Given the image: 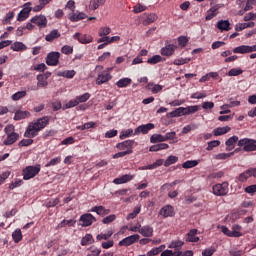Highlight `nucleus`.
Instances as JSON below:
<instances>
[{
	"mask_svg": "<svg viewBox=\"0 0 256 256\" xmlns=\"http://www.w3.org/2000/svg\"><path fill=\"white\" fill-rule=\"evenodd\" d=\"M37 88H32V91H37V89H44V87H47L49 85V82H47V77L43 74H38L37 77Z\"/></svg>",
	"mask_w": 256,
	"mask_h": 256,
	"instance_id": "nucleus-16",
	"label": "nucleus"
},
{
	"mask_svg": "<svg viewBox=\"0 0 256 256\" xmlns=\"http://www.w3.org/2000/svg\"><path fill=\"white\" fill-rule=\"evenodd\" d=\"M165 59L161 55H154L147 60L149 65H157V63H163Z\"/></svg>",
	"mask_w": 256,
	"mask_h": 256,
	"instance_id": "nucleus-35",
	"label": "nucleus"
},
{
	"mask_svg": "<svg viewBox=\"0 0 256 256\" xmlns=\"http://www.w3.org/2000/svg\"><path fill=\"white\" fill-rule=\"evenodd\" d=\"M131 135H135L133 133V129H127L120 134V139H127V137H131Z\"/></svg>",
	"mask_w": 256,
	"mask_h": 256,
	"instance_id": "nucleus-63",
	"label": "nucleus"
},
{
	"mask_svg": "<svg viewBox=\"0 0 256 256\" xmlns=\"http://www.w3.org/2000/svg\"><path fill=\"white\" fill-rule=\"evenodd\" d=\"M215 248L210 247L202 251V256H212L215 253Z\"/></svg>",
	"mask_w": 256,
	"mask_h": 256,
	"instance_id": "nucleus-64",
	"label": "nucleus"
},
{
	"mask_svg": "<svg viewBox=\"0 0 256 256\" xmlns=\"http://www.w3.org/2000/svg\"><path fill=\"white\" fill-rule=\"evenodd\" d=\"M12 239L16 243H19L23 239V233H21V229H16L12 233Z\"/></svg>",
	"mask_w": 256,
	"mask_h": 256,
	"instance_id": "nucleus-45",
	"label": "nucleus"
},
{
	"mask_svg": "<svg viewBox=\"0 0 256 256\" xmlns=\"http://www.w3.org/2000/svg\"><path fill=\"white\" fill-rule=\"evenodd\" d=\"M89 99H91V94L89 92H86V93L76 97V101H78V104L79 103H87V101H89Z\"/></svg>",
	"mask_w": 256,
	"mask_h": 256,
	"instance_id": "nucleus-47",
	"label": "nucleus"
},
{
	"mask_svg": "<svg viewBox=\"0 0 256 256\" xmlns=\"http://www.w3.org/2000/svg\"><path fill=\"white\" fill-rule=\"evenodd\" d=\"M168 147H169V144H167V143L155 144L149 148V151L152 153H155L157 151H163V150L167 149Z\"/></svg>",
	"mask_w": 256,
	"mask_h": 256,
	"instance_id": "nucleus-31",
	"label": "nucleus"
},
{
	"mask_svg": "<svg viewBox=\"0 0 256 256\" xmlns=\"http://www.w3.org/2000/svg\"><path fill=\"white\" fill-rule=\"evenodd\" d=\"M235 155V152H230V153H219L214 156V159L217 161H225V159H229V157H233Z\"/></svg>",
	"mask_w": 256,
	"mask_h": 256,
	"instance_id": "nucleus-42",
	"label": "nucleus"
},
{
	"mask_svg": "<svg viewBox=\"0 0 256 256\" xmlns=\"http://www.w3.org/2000/svg\"><path fill=\"white\" fill-rule=\"evenodd\" d=\"M12 51H27V45H25L23 42H14L11 45Z\"/></svg>",
	"mask_w": 256,
	"mask_h": 256,
	"instance_id": "nucleus-33",
	"label": "nucleus"
},
{
	"mask_svg": "<svg viewBox=\"0 0 256 256\" xmlns=\"http://www.w3.org/2000/svg\"><path fill=\"white\" fill-rule=\"evenodd\" d=\"M75 74V70H64L57 72L58 77H64L65 79H73L75 77Z\"/></svg>",
	"mask_w": 256,
	"mask_h": 256,
	"instance_id": "nucleus-27",
	"label": "nucleus"
},
{
	"mask_svg": "<svg viewBox=\"0 0 256 256\" xmlns=\"http://www.w3.org/2000/svg\"><path fill=\"white\" fill-rule=\"evenodd\" d=\"M139 239H140V236L138 234L128 236L119 242V246L120 247H129L130 245L137 243V241H139Z\"/></svg>",
	"mask_w": 256,
	"mask_h": 256,
	"instance_id": "nucleus-11",
	"label": "nucleus"
},
{
	"mask_svg": "<svg viewBox=\"0 0 256 256\" xmlns=\"http://www.w3.org/2000/svg\"><path fill=\"white\" fill-rule=\"evenodd\" d=\"M131 83H132L131 78H121L116 82V85L119 87V89H123L125 87H129Z\"/></svg>",
	"mask_w": 256,
	"mask_h": 256,
	"instance_id": "nucleus-34",
	"label": "nucleus"
},
{
	"mask_svg": "<svg viewBox=\"0 0 256 256\" xmlns=\"http://www.w3.org/2000/svg\"><path fill=\"white\" fill-rule=\"evenodd\" d=\"M61 57V53L59 52H50L46 57V64L49 67H55L59 65V58Z\"/></svg>",
	"mask_w": 256,
	"mask_h": 256,
	"instance_id": "nucleus-8",
	"label": "nucleus"
},
{
	"mask_svg": "<svg viewBox=\"0 0 256 256\" xmlns=\"http://www.w3.org/2000/svg\"><path fill=\"white\" fill-rule=\"evenodd\" d=\"M73 39H76V41H79V43H82V45H87L88 43L93 42V37L88 34H81L79 32H76L73 35Z\"/></svg>",
	"mask_w": 256,
	"mask_h": 256,
	"instance_id": "nucleus-12",
	"label": "nucleus"
},
{
	"mask_svg": "<svg viewBox=\"0 0 256 256\" xmlns=\"http://www.w3.org/2000/svg\"><path fill=\"white\" fill-rule=\"evenodd\" d=\"M199 165V160H187L182 164L183 169H193Z\"/></svg>",
	"mask_w": 256,
	"mask_h": 256,
	"instance_id": "nucleus-41",
	"label": "nucleus"
},
{
	"mask_svg": "<svg viewBox=\"0 0 256 256\" xmlns=\"http://www.w3.org/2000/svg\"><path fill=\"white\" fill-rule=\"evenodd\" d=\"M105 1L107 0H91L90 7L95 11L96 9H99V5H105Z\"/></svg>",
	"mask_w": 256,
	"mask_h": 256,
	"instance_id": "nucleus-50",
	"label": "nucleus"
},
{
	"mask_svg": "<svg viewBox=\"0 0 256 256\" xmlns=\"http://www.w3.org/2000/svg\"><path fill=\"white\" fill-rule=\"evenodd\" d=\"M198 127L199 126L197 124L186 125L182 129V133L183 135H187V133H190V131H195V129H197Z\"/></svg>",
	"mask_w": 256,
	"mask_h": 256,
	"instance_id": "nucleus-51",
	"label": "nucleus"
},
{
	"mask_svg": "<svg viewBox=\"0 0 256 256\" xmlns=\"http://www.w3.org/2000/svg\"><path fill=\"white\" fill-rule=\"evenodd\" d=\"M138 213H141V206L136 207L132 213L128 214V216L126 217L127 221H129L130 219H135Z\"/></svg>",
	"mask_w": 256,
	"mask_h": 256,
	"instance_id": "nucleus-59",
	"label": "nucleus"
},
{
	"mask_svg": "<svg viewBox=\"0 0 256 256\" xmlns=\"http://www.w3.org/2000/svg\"><path fill=\"white\" fill-rule=\"evenodd\" d=\"M113 235L112 230H108L106 233H100L96 236L97 241H108Z\"/></svg>",
	"mask_w": 256,
	"mask_h": 256,
	"instance_id": "nucleus-37",
	"label": "nucleus"
},
{
	"mask_svg": "<svg viewBox=\"0 0 256 256\" xmlns=\"http://www.w3.org/2000/svg\"><path fill=\"white\" fill-rule=\"evenodd\" d=\"M165 142V136L164 135H161V134H153L151 137H150V143H163Z\"/></svg>",
	"mask_w": 256,
	"mask_h": 256,
	"instance_id": "nucleus-40",
	"label": "nucleus"
},
{
	"mask_svg": "<svg viewBox=\"0 0 256 256\" xmlns=\"http://www.w3.org/2000/svg\"><path fill=\"white\" fill-rule=\"evenodd\" d=\"M159 215L164 217V219H167V217H175V208L171 205H165L160 209Z\"/></svg>",
	"mask_w": 256,
	"mask_h": 256,
	"instance_id": "nucleus-13",
	"label": "nucleus"
},
{
	"mask_svg": "<svg viewBox=\"0 0 256 256\" xmlns=\"http://www.w3.org/2000/svg\"><path fill=\"white\" fill-rule=\"evenodd\" d=\"M79 221H80L82 227H90V225H93V223H95V221H97V219H95L92 214L87 213V214H83L80 217Z\"/></svg>",
	"mask_w": 256,
	"mask_h": 256,
	"instance_id": "nucleus-14",
	"label": "nucleus"
},
{
	"mask_svg": "<svg viewBox=\"0 0 256 256\" xmlns=\"http://www.w3.org/2000/svg\"><path fill=\"white\" fill-rule=\"evenodd\" d=\"M177 49V46L173 44L166 43L165 47H162L160 50L161 55L164 57H171L175 53V50Z\"/></svg>",
	"mask_w": 256,
	"mask_h": 256,
	"instance_id": "nucleus-15",
	"label": "nucleus"
},
{
	"mask_svg": "<svg viewBox=\"0 0 256 256\" xmlns=\"http://www.w3.org/2000/svg\"><path fill=\"white\" fill-rule=\"evenodd\" d=\"M30 21L33 25L39 27V29H45L47 27V17L45 15H36Z\"/></svg>",
	"mask_w": 256,
	"mask_h": 256,
	"instance_id": "nucleus-9",
	"label": "nucleus"
},
{
	"mask_svg": "<svg viewBox=\"0 0 256 256\" xmlns=\"http://www.w3.org/2000/svg\"><path fill=\"white\" fill-rule=\"evenodd\" d=\"M185 239L188 243H197V241H199V237H197V229L190 230Z\"/></svg>",
	"mask_w": 256,
	"mask_h": 256,
	"instance_id": "nucleus-19",
	"label": "nucleus"
},
{
	"mask_svg": "<svg viewBox=\"0 0 256 256\" xmlns=\"http://www.w3.org/2000/svg\"><path fill=\"white\" fill-rule=\"evenodd\" d=\"M19 139V133L14 132L12 134H7L6 139L4 140L5 145H13Z\"/></svg>",
	"mask_w": 256,
	"mask_h": 256,
	"instance_id": "nucleus-24",
	"label": "nucleus"
},
{
	"mask_svg": "<svg viewBox=\"0 0 256 256\" xmlns=\"http://www.w3.org/2000/svg\"><path fill=\"white\" fill-rule=\"evenodd\" d=\"M139 234L143 237H153V227L151 226H143L139 230Z\"/></svg>",
	"mask_w": 256,
	"mask_h": 256,
	"instance_id": "nucleus-28",
	"label": "nucleus"
},
{
	"mask_svg": "<svg viewBox=\"0 0 256 256\" xmlns=\"http://www.w3.org/2000/svg\"><path fill=\"white\" fill-rule=\"evenodd\" d=\"M49 125V116H44L38 118L36 121L29 123L26 131L24 132V137L27 139H33L39 135V131L45 129Z\"/></svg>",
	"mask_w": 256,
	"mask_h": 256,
	"instance_id": "nucleus-1",
	"label": "nucleus"
},
{
	"mask_svg": "<svg viewBox=\"0 0 256 256\" xmlns=\"http://www.w3.org/2000/svg\"><path fill=\"white\" fill-rule=\"evenodd\" d=\"M31 12H29L28 9H22L19 14H18V18L17 21H25V19H27L29 17V14Z\"/></svg>",
	"mask_w": 256,
	"mask_h": 256,
	"instance_id": "nucleus-49",
	"label": "nucleus"
},
{
	"mask_svg": "<svg viewBox=\"0 0 256 256\" xmlns=\"http://www.w3.org/2000/svg\"><path fill=\"white\" fill-rule=\"evenodd\" d=\"M61 163V156L51 159L45 167H55V165H59Z\"/></svg>",
	"mask_w": 256,
	"mask_h": 256,
	"instance_id": "nucleus-57",
	"label": "nucleus"
},
{
	"mask_svg": "<svg viewBox=\"0 0 256 256\" xmlns=\"http://www.w3.org/2000/svg\"><path fill=\"white\" fill-rule=\"evenodd\" d=\"M111 33V28L110 27H101L99 29L98 35L99 37H107Z\"/></svg>",
	"mask_w": 256,
	"mask_h": 256,
	"instance_id": "nucleus-55",
	"label": "nucleus"
},
{
	"mask_svg": "<svg viewBox=\"0 0 256 256\" xmlns=\"http://www.w3.org/2000/svg\"><path fill=\"white\" fill-rule=\"evenodd\" d=\"M165 248H166L165 244H162L159 247L152 248L147 252V256L159 255V253H163V251H165Z\"/></svg>",
	"mask_w": 256,
	"mask_h": 256,
	"instance_id": "nucleus-32",
	"label": "nucleus"
},
{
	"mask_svg": "<svg viewBox=\"0 0 256 256\" xmlns=\"http://www.w3.org/2000/svg\"><path fill=\"white\" fill-rule=\"evenodd\" d=\"M233 53H239L240 55H245L249 53V45H241L233 49Z\"/></svg>",
	"mask_w": 256,
	"mask_h": 256,
	"instance_id": "nucleus-39",
	"label": "nucleus"
},
{
	"mask_svg": "<svg viewBox=\"0 0 256 256\" xmlns=\"http://www.w3.org/2000/svg\"><path fill=\"white\" fill-rule=\"evenodd\" d=\"M27 117H31V112L17 110L14 115V121H21V119H27Z\"/></svg>",
	"mask_w": 256,
	"mask_h": 256,
	"instance_id": "nucleus-22",
	"label": "nucleus"
},
{
	"mask_svg": "<svg viewBox=\"0 0 256 256\" xmlns=\"http://www.w3.org/2000/svg\"><path fill=\"white\" fill-rule=\"evenodd\" d=\"M90 211L91 213H97V215H100L101 217H105V215L111 213V210L105 209L103 206H94Z\"/></svg>",
	"mask_w": 256,
	"mask_h": 256,
	"instance_id": "nucleus-18",
	"label": "nucleus"
},
{
	"mask_svg": "<svg viewBox=\"0 0 256 256\" xmlns=\"http://www.w3.org/2000/svg\"><path fill=\"white\" fill-rule=\"evenodd\" d=\"M191 61V58H177L174 60V65H185Z\"/></svg>",
	"mask_w": 256,
	"mask_h": 256,
	"instance_id": "nucleus-60",
	"label": "nucleus"
},
{
	"mask_svg": "<svg viewBox=\"0 0 256 256\" xmlns=\"http://www.w3.org/2000/svg\"><path fill=\"white\" fill-rule=\"evenodd\" d=\"M75 223H77V221L70 219V220H62L61 223L59 224V227L63 228L66 225H68L69 227H73V225H75Z\"/></svg>",
	"mask_w": 256,
	"mask_h": 256,
	"instance_id": "nucleus-61",
	"label": "nucleus"
},
{
	"mask_svg": "<svg viewBox=\"0 0 256 256\" xmlns=\"http://www.w3.org/2000/svg\"><path fill=\"white\" fill-rule=\"evenodd\" d=\"M59 37H61V33H59V30L54 29L45 36V41L51 43L52 41H55V39H59Z\"/></svg>",
	"mask_w": 256,
	"mask_h": 256,
	"instance_id": "nucleus-21",
	"label": "nucleus"
},
{
	"mask_svg": "<svg viewBox=\"0 0 256 256\" xmlns=\"http://www.w3.org/2000/svg\"><path fill=\"white\" fill-rule=\"evenodd\" d=\"M231 131V127L226 126V127H219L213 130V135L215 137H219L221 135H225L226 133H229Z\"/></svg>",
	"mask_w": 256,
	"mask_h": 256,
	"instance_id": "nucleus-30",
	"label": "nucleus"
},
{
	"mask_svg": "<svg viewBox=\"0 0 256 256\" xmlns=\"http://www.w3.org/2000/svg\"><path fill=\"white\" fill-rule=\"evenodd\" d=\"M213 193L218 197H222L223 195H227L229 193V182H223L221 184H216L213 186Z\"/></svg>",
	"mask_w": 256,
	"mask_h": 256,
	"instance_id": "nucleus-5",
	"label": "nucleus"
},
{
	"mask_svg": "<svg viewBox=\"0 0 256 256\" xmlns=\"http://www.w3.org/2000/svg\"><path fill=\"white\" fill-rule=\"evenodd\" d=\"M179 161V158L177 156L171 155L169 156L165 162H164V167H169L170 165H175Z\"/></svg>",
	"mask_w": 256,
	"mask_h": 256,
	"instance_id": "nucleus-46",
	"label": "nucleus"
},
{
	"mask_svg": "<svg viewBox=\"0 0 256 256\" xmlns=\"http://www.w3.org/2000/svg\"><path fill=\"white\" fill-rule=\"evenodd\" d=\"M152 129H155V124H142L134 130V135H140V133H142V135H147V133H149Z\"/></svg>",
	"mask_w": 256,
	"mask_h": 256,
	"instance_id": "nucleus-10",
	"label": "nucleus"
},
{
	"mask_svg": "<svg viewBox=\"0 0 256 256\" xmlns=\"http://www.w3.org/2000/svg\"><path fill=\"white\" fill-rule=\"evenodd\" d=\"M221 231L224 235H227V237H241L243 234L241 232H233L227 228V226H222Z\"/></svg>",
	"mask_w": 256,
	"mask_h": 256,
	"instance_id": "nucleus-29",
	"label": "nucleus"
},
{
	"mask_svg": "<svg viewBox=\"0 0 256 256\" xmlns=\"http://www.w3.org/2000/svg\"><path fill=\"white\" fill-rule=\"evenodd\" d=\"M219 145H221V141H219V140L210 141V142H208L206 151H213V149H215V147H219Z\"/></svg>",
	"mask_w": 256,
	"mask_h": 256,
	"instance_id": "nucleus-53",
	"label": "nucleus"
},
{
	"mask_svg": "<svg viewBox=\"0 0 256 256\" xmlns=\"http://www.w3.org/2000/svg\"><path fill=\"white\" fill-rule=\"evenodd\" d=\"M41 171V165L36 164L35 166H28L23 170V180L29 181L33 179Z\"/></svg>",
	"mask_w": 256,
	"mask_h": 256,
	"instance_id": "nucleus-3",
	"label": "nucleus"
},
{
	"mask_svg": "<svg viewBox=\"0 0 256 256\" xmlns=\"http://www.w3.org/2000/svg\"><path fill=\"white\" fill-rule=\"evenodd\" d=\"M243 73V70L241 68H232L228 72L229 77H238V75H241Z\"/></svg>",
	"mask_w": 256,
	"mask_h": 256,
	"instance_id": "nucleus-54",
	"label": "nucleus"
},
{
	"mask_svg": "<svg viewBox=\"0 0 256 256\" xmlns=\"http://www.w3.org/2000/svg\"><path fill=\"white\" fill-rule=\"evenodd\" d=\"M132 179L133 175L125 174L120 178H115L113 183H115V185H123V183H128V181H131Z\"/></svg>",
	"mask_w": 256,
	"mask_h": 256,
	"instance_id": "nucleus-26",
	"label": "nucleus"
},
{
	"mask_svg": "<svg viewBox=\"0 0 256 256\" xmlns=\"http://www.w3.org/2000/svg\"><path fill=\"white\" fill-rule=\"evenodd\" d=\"M183 116V112L181 110V107L176 108L175 110H173L172 112H169L167 114V117L170 119H173L174 117H181Z\"/></svg>",
	"mask_w": 256,
	"mask_h": 256,
	"instance_id": "nucleus-48",
	"label": "nucleus"
},
{
	"mask_svg": "<svg viewBox=\"0 0 256 256\" xmlns=\"http://www.w3.org/2000/svg\"><path fill=\"white\" fill-rule=\"evenodd\" d=\"M182 115H193V113H197L199 111V106H187V107H181Z\"/></svg>",
	"mask_w": 256,
	"mask_h": 256,
	"instance_id": "nucleus-25",
	"label": "nucleus"
},
{
	"mask_svg": "<svg viewBox=\"0 0 256 256\" xmlns=\"http://www.w3.org/2000/svg\"><path fill=\"white\" fill-rule=\"evenodd\" d=\"M239 141V137L237 136H232L230 137L226 142V151H233L235 149V143Z\"/></svg>",
	"mask_w": 256,
	"mask_h": 256,
	"instance_id": "nucleus-20",
	"label": "nucleus"
},
{
	"mask_svg": "<svg viewBox=\"0 0 256 256\" xmlns=\"http://www.w3.org/2000/svg\"><path fill=\"white\" fill-rule=\"evenodd\" d=\"M61 53H63L64 55H71V53H73V46L64 45L61 48Z\"/></svg>",
	"mask_w": 256,
	"mask_h": 256,
	"instance_id": "nucleus-62",
	"label": "nucleus"
},
{
	"mask_svg": "<svg viewBox=\"0 0 256 256\" xmlns=\"http://www.w3.org/2000/svg\"><path fill=\"white\" fill-rule=\"evenodd\" d=\"M217 29H219L221 32L230 31L231 23L229 22V20H220L217 23Z\"/></svg>",
	"mask_w": 256,
	"mask_h": 256,
	"instance_id": "nucleus-23",
	"label": "nucleus"
},
{
	"mask_svg": "<svg viewBox=\"0 0 256 256\" xmlns=\"http://www.w3.org/2000/svg\"><path fill=\"white\" fill-rule=\"evenodd\" d=\"M249 177H253L252 173H251V168L242 172L238 177V181H240L241 183H245V181H247V179H249Z\"/></svg>",
	"mask_w": 256,
	"mask_h": 256,
	"instance_id": "nucleus-38",
	"label": "nucleus"
},
{
	"mask_svg": "<svg viewBox=\"0 0 256 256\" xmlns=\"http://www.w3.org/2000/svg\"><path fill=\"white\" fill-rule=\"evenodd\" d=\"M92 243H95V239H93V235H91V234H86V235L81 239V245H82V247H85L86 245H92Z\"/></svg>",
	"mask_w": 256,
	"mask_h": 256,
	"instance_id": "nucleus-36",
	"label": "nucleus"
},
{
	"mask_svg": "<svg viewBox=\"0 0 256 256\" xmlns=\"http://www.w3.org/2000/svg\"><path fill=\"white\" fill-rule=\"evenodd\" d=\"M27 95V91H18L12 95L13 101H19L20 99H23Z\"/></svg>",
	"mask_w": 256,
	"mask_h": 256,
	"instance_id": "nucleus-52",
	"label": "nucleus"
},
{
	"mask_svg": "<svg viewBox=\"0 0 256 256\" xmlns=\"http://www.w3.org/2000/svg\"><path fill=\"white\" fill-rule=\"evenodd\" d=\"M77 105H79V102L77 101V98H75L74 100H70L69 102H67L63 106V109H73V107H77Z\"/></svg>",
	"mask_w": 256,
	"mask_h": 256,
	"instance_id": "nucleus-56",
	"label": "nucleus"
},
{
	"mask_svg": "<svg viewBox=\"0 0 256 256\" xmlns=\"http://www.w3.org/2000/svg\"><path fill=\"white\" fill-rule=\"evenodd\" d=\"M183 245H185V243L181 240H176V241H172L168 248L169 249H175L176 251H179V249H181L183 247Z\"/></svg>",
	"mask_w": 256,
	"mask_h": 256,
	"instance_id": "nucleus-43",
	"label": "nucleus"
},
{
	"mask_svg": "<svg viewBox=\"0 0 256 256\" xmlns=\"http://www.w3.org/2000/svg\"><path fill=\"white\" fill-rule=\"evenodd\" d=\"M238 5L240 7V15H243L246 11H251L253 5L256 6V0H238Z\"/></svg>",
	"mask_w": 256,
	"mask_h": 256,
	"instance_id": "nucleus-6",
	"label": "nucleus"
},
{
	"mask_svg": "<svg viewBox=\"0 0 256 256\" xmlns=\"http://www.w3.org/2000/svg\"><path fill=\"white\" fill-rule=\"evenodd\" d=\"M135 145H137V143H135V140H126L118 143L116 145V148H118L119 151H130L131 155V153H133V147H135Z\"/></svg>",
	"mask_w": 256,
	"mask_h": 256,
	"instance_id": "nucleus-7",
	"label": "nucleus"
},
{
	"mask_svg": "<svg viewBox=\"0 0 256 256\" xmlns=\"http://www.w3.org/2000/svg\"><path fill=\"white\" fill-rule=\"evenodd\" d=\"M238 147H243L244 151H256V140L243 138L238 141Z\"/></svg>",
	"mask_w": 256,
	"mask_h": 256,
	"instance_id": "nucleus-4",
	"label": "nucleus"
},
{
	"mask_svg": "<svg viewBox=\"0 0 256 256\" xmlns=\"http://www.w3.org/2000/svg\"><path fill=\"white\" fill-rule=\"evenodd\" d=\"M69 19L73 23H77V21H81L83 19H87V14H85L83 12L77 11V12H74L72 14H69Z\"/></svg>",
	"mask_w": 256,
	"mask_h": 256,
	"instance_id": "nucleus-17",
	"label": "nucleus"
},
{
	"mask_svg": "<svg viewBox=\"0 0 256 256\" xmlns=\"http://www.w3.org/2000/svg\"><path fill=\"white\" fill-rule=\"evenodd\" d=\"M96 71H99L97 74L96 85H103L113 79V76H111V68L103 70V66H96Z\"/></svg>",
	"mask_w": 256,
	"mask_h": 256,
	"instance_id": "nucleus-2",
	"label": "nucleus"
},
{
	"mask_svg": "<svg viewBox=\"0 0 256 256\" xmlns=\"http://www.w3.org/2000/svg\"><path fill=\"white\" fill-rule=\"evenodd\" d=\"M155 21H157V14L151 13L147 15L143 25H151V23H155Z\"/></svg>",
	"mask_w": 256,
	"mask_h": 256,
	"instance_id": "nucleus-44",
	"label": "nucleus"
},
{
	"mask_svg": "<svg viewBox=\"0 0 256 256\" xmlns=\"http://www.w3.org/2000/svg\"><path fill=\"white\" fill-rule=\"evenodd\" d=\"M161 256H181V251L164 250L161 252Z\"/></svg>",
	"mask_w": 256,
	"mask_h": 256,
	"instance_id": "nucleus-58",
	"label": "nucleus"
}]
</instances>
